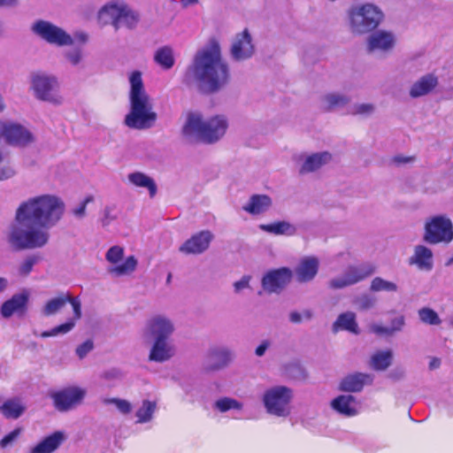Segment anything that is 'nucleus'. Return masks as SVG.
Listing matches in <instances>:
<instances>
[{"label": "nucleus", "mask_w": 453, "mask_h": 453, "mask_svg": "<svg viewBox=\"0 0 453 453\" xmlns=\"http://www.w3.org/2000/svg\"><path fill=\"white\" fill-rule=\"evenodd\" d=\"M188 73L191 74L201 90L217 93L230 81V70L222 58L220 47L213 42L196 52Z\"/></svg>", "instance_id": "f257e3e1"}, {"label": "nucleus", "mask_w": 453, "mask_h": 453, "mask_svg": "<svg viewBox=\"0 0 453 453\" xmlns=\"http://www.w3.org/2000/svg\"><path fill=\"white\" fill-rule=\"evenodd\" d=\"M129 82L130 110L125 117L124 123L132 129H150L155 126L157 114L154 111L152 98L144 88L141 73L133 72L129 77Z\"/></svg>", "instance_id": "f03ea898"}, {"label": "nucleus", "mask_w": 453, "mask_h": 453, "mask_svg": "<svg viewBox=\"0 0 453 453\" xmlns=\"http://www.w3.org/2000/svg\"><path fill=\"white\" fill-rule=\"evenodd\" d=\"M18 210L21 220L30 219L33 224L45 230L60 221L65 204L59 196L45 194L28 198L19 204Z\"/></svg>", "instance_id": "7ed1b4c3"}, {"label": "nucleus", "mask_w": 453, "mask_h": 453, "mask_svg": "<svg viewBox=\"0 0 453 453\" xmlns=\"http://www.w3.org/2000/svg\"><path fill=\"white\" fill-rule=\"evenodd\" d=\"M228 127V119L225 115L205 119L201 113L190 112L182 127V134L189 142L214 144L225 136Z\"/></svg>", "instance_id": "20e7f679"}, {"label": "nucleus", "mask_w": 453, "mask_h": 453, "mask_svg": "<svg viewBox=\"0 0 453 453\" xmlns=\"http://www.w3.org/2000/svg\"><path fill=\"white\" fill-rule=\"evenodd\" d=\"M6 238L15 250H34L44 247L49 242L50 234L30 219L21 220L17 209L15 220L10 226Z\"/></svg>", "instance_id": "39448f33"}, {"label": "nucleus", "mask_w": 453, "mask_h": 453, "mask_svg": "<svg viewBox=\"0 0 453 453\" xmlns=\"http://www.w3.org/2000/svg\"><path fill=\"white\" fill-rule=\"evenodd\" d=\"M346 15L349 29L355 35H363L376 30L385 19L382 9L370 2L351 5Z\"/></svg>", "instance_id": "423d86ee"}, {"label": "nucleus", "mask_w": 453, "mask_h": 453, "mask_svg": "<svg viewBox=\"0 0 453 453\" xmlns=\"http://www.w3.org/2000/svg\"><path fill=\"white\" fill-rule=\"evenodd\" d=\"M96 22L101 27L111 26L116 31L122 27L133 28L138 14L124 0H110L98 10Z\"/></svg>", "instance_id": "0eeeda50"}, {"label": "nucleus", "mask_w": 453, "mask_h": 453, "mask_svg": "<svg viewBox=\"0 0 453 453\" xmlns=\"http://www.w3.org/2000/svg\"><path fill=\"white\" fill-rule=\"evenodd\" d=\"M58 78L52 73L38 72L31 74L30 90L34 97L39 101L58 106L64 102L60 92Z\"/></svg>", "instance_id": "6e6552de"}, {"label": "nucleus", "mask_w": 453, "mask_h": 453, "mask_svg": "<svg viewBox=\"0 0 453 453\" xmlns=\"http://www.w3.org/2000/svg\"><path fill=\"white\" fill-rule=\"evenodd\" d=\"M293 390L278 385L266 389L263 395V403L267 413L276 417H288L291 412L290 403Z\"/></svg>", "instance_id": "1a4fd4ad"}, {"label": "nucleus", "mask_w": 453, "mask_h": 453, "mask_svg": "<svg viewBox=\"0 0 453 453\" xmlns=\"http://www.w3.org/2000/svg\"><path fill=\"white\" fill-rule=\"evenodd\" d=\"M30 29L36 37L52 46L66 47L74 42L66 30L46 19L35 20Z\"/></svg>", "instance_id": "9d476101"}, {"label": "nucleus", "mask_w": 453, "mask_h": 453, "mask_svg": "<svg viewBox=\"0 0 453 453\" xmlns=\"http://www.w3.org/2000/svg\"><path fill=\"white\" fill-rule=\"evenodd\" d=\"M423 240L428 244H449L453 240V223L446 215L427 219L424 225Z\"/></svg>", "instance_id": "9b49d317"}, {"label": "nucleus", "mask_w": 453, "mask_h": 453, "mask_svg": "<svg viewBox=\"0 0 453 453\" xmlns=\"http://www.w3.org/2000/svg\"><path fill=\"white\" fill-rule=\"evenodd\" d=\"M86 389L78 386L63 388L50 394L53 405L60 412H66L80 406L86 396Z\"/></svg>", "instance_id": "f8f14e48"}, {"label": "nucleus", "mask_w": 453, "mask_h": 453, "mask_svg": "<svg viewBox=\"0 0 453 453\" xmlns=\"http://www.w3.org/2000/svg\"><path fill=\"white\" fill-rule=\"evenodd\" d=\"M396 44V36L392 31L374 30L366 41V50L369 54L385 57L391 53Z\"/></svg>", "instance_id": "ddd939ff"}, {"label": "nucleus", "mask_w": 453, "mask_h": 453, "mask_svg": "<svg viewBox=\"0 0 453 453\" xmlns=\"http://www.w3.org/2000/svg\"><path fill=\"white\" fill-rule=\"evenodd\" d=\"M72 305L73 317L68 320H74V325L81 316V302L78 297L73 296L70 293H60L57 296L49 299L42 308V314L45 317L53 316L58 313L66 303Z\"/></svg>", "instance_id": "4468645a"}, {"label": "nucleus", "mask_w": 453, "mask_h": 453, "mask_svg": "<svg viewBox=\"0 0 453 453\" xmlns=\"http://www.w3.org/2000/svg\"><path fill=\"white\" fill-rule=\"evenodd\" d=\"M173 320L163 314L150 317L142 329V335L146 339H170L175 330Z\"/></svg>", "instance_id": "2eb2a0df"}, {"label": "nucleus", "mask_w": 453, "mask_h": 453, "mask_svg": "<svg viewBox=\"0 0 453 453\" xmlns=\"http://www.w3.org/2000/svg\"><path fill=\"white\" fill-rule=\"evenodd\" d=\"M333 159V154L326 150L303 153L299 155L297 159L298 173L301 175L317 173L332 163Z\"/></svg>", "instance_id": "dca6fc26"}, {"label": "nucleus", "mask_w": 453, "mask_h": 453, "mask_svg": "<svg viewBox=\"0 0 453 453\" xmlns=\"http://www.w3.org/2000/svg\"><path fill=\"white\" fill-rule=\"evenodd\" d=\"M255 52L253 37L247 28L235 35L230 48V55L234 61L248 60L254 56Z\"/></svg>", "instance_id": "f3484780"}, {"label": "nucleus", "mask_w": 453, "mask_h": 453, "mask_svg": "<svg viewBox=\"0 0 453 453\" xmlns=\"http://www.w3.org/2000/svg\"><path fill=\"white\" fill-rule=\"evenodd\" d=\"M3 137L9 145L27 147L35 141L32 132L20 124L3 121Z\"/></svg>", "instance_id": "a211bd4d"}, {"label": "nucleus", "mask_w": 453, "mask_h": 453, "mask_svg": "<svg viewBox=\"0 0 453 453\" xmlns=\"http://www.w3.org/2000/svg\"><path fill=\"white\" fill-rule=\"evenodd\" d=\"M373 273V267L370 265L349 266L343 274L332 279L329 287L332 288H343L356 284Z\"/></svg>", "instance_id": "6ab92c4d"}, {"label": "nucleus", "mask_w": 453, "mask_h": 453, "mask_svg": "<svg viewBox=\"0 0 453 453\" xmlns=\"http://www.w3.org/2000/svg\"><path fill=\"white\" fill-rule=\"evenodd\" d=\"M234 351L227 346H216L209 349L204 369L215 372L227 367L234 359Z\"/></svg>", "instance_id": "aec40b11"}, {"label": "nucleus", "mask_w": 453, "mask_h": 453, "mask_svg": "<svg viewBox=\"0 0 453 453\" xmlns=\"http://www.w3.org/2000/svg\"><path fill=\"white\" fill-rule=\"evenodd\" d=\"M292 271L287 267H281L269 271L262 279V287L268 293H280L292 278Z\"/></svg>", "instance_id": "412c9836"}, {"label": "nucleus", "mask_w": 453, "mask_h": 453, "mask_svg": "<svg viewBox=\"0 0 453 453\" xmlns=\"http://www.w3.org/2000/svg\"><path fill=\"white\" fill-rule=\"evenodd\" d=\"M214 235L210 230H203L193 234L179 249L180 252L187 255H198L206 251Z\"/></svg>", "instance_id": "4be33fe9"}, {"label": "nucleus", "mask_w": 453, "mask_h": 453, "mask_svg": "<svg viewBox=\"0 0 453 453\" xmlns=\"http://www.w3.org/2000/svg\"><path fill=\"white\" fill-rule=\"evenodd\" d=\"M408 264L415 265L420 271L429 272L434 267V253L423 244L416 245L413 254L408 258Z\"/></svg>", "instance_id": "5701e85b"}, {"label": "nucleus", "mask_w": 453, "mask_h": 453, "mask_svg": "<svg viewBox=\"0 0 453 453\" xmlns=\"http://www.w3.org/2000/svg\"><path fill=\"white\" fill-rule=\"evenodd\" d=\"M153 342L149 354V360L164 363L175 355V348L170 339H152Z\"/></svg>", "instance_id": "b1692460"}, {"label": "nucleus", "mask_w": 453, "mask_h": 453, "mask_svg": "<svg viewBox=\"0 0 453 453\" xmlns=\"http://www.w3.org/2000/svg\"><path fill=\"white\" fill-rule=\"evenodd\" d=\"M319 260L316 257H303L294 270L297 281L303 283L312 280L319 272Z\"/></svg>", "instance_id": "393cba45"}, {"label": "nucleus", "mask_w": 453, "mask_h": 453, "mask_svg": "<svg viewBox=\"0 0 453 453\" xmlns=\"http://www.w3.org/2000/svg\"><path fill=\"white\" fill-rule=\"evenodd\" d=\"M28 294L22 292L12 296L11 299L5 301L1 306V315L8 319L14 314L22 315L27 311L28 302Z\"/></svg>", "instance_id": "a878e982"}, {"label": "nucleus", "mask_w": 453, "mask_h": 453, "mask_svg": "<svg viewBox=\"0 0 453 453\" xmlns=\"http://www.w3.org/2000/svg\"><path fill=\"white\" fill-rule=\"evenodd\" d=\"M373 381V376L369 373L356 372L342 379L340 389L344 392H360L365 385H370Z\"/></svg>", "instance_id": "bb28decb"}, {"label": "nucleus", "mask_w": 453, "mask_h": 453, "mask_svg": "<svg viewBox=\"0 0 453 453\" xmlns=\"http://www.w3.org/2000/svg\"><path fill=\"white\" fill-rule=\"evenodd\" d=\"M272 205L273 200L269 196L254 194L242 206V210L252 216H257L268 211Z\"/></svg>", "instance_id": "cd10ccee"}, {"label": "nucleus", "mask_w": 453, "mask_h": 453, "mask_svg": "<svg viewBox=\"0 0 453 453\" xmlns=\"http://www.w3.org/2000/svg\"><path fill=\"white\" fill-rule=\"evenodd\" d=\"M332 331H348L353 334H359L360 329L357 322V316L353 311L341 313L333 323Z\"/></svg>", "instance_id": "c85d7f7f"}, {"label": "nucleus", "mask_w": 453, "mask_h": 453, "mask_svg": "<svg viewBox=\"0 0 453 453\" xmlns=\"http://www.w3.org/2000/svg\"><path fill=\"white\" fill-rule=\"evenodd\" d=\"M331 407L338 413L353 417L358 413L356 398L351 395H342L331 402Z\"/></svg>", "instance_id": "c756f323"}, {"label": "nucleus", "mask_w": 453, "mask_h": 453, "mask_svg": "<svg viewBox=\"0 0 453 453\" xmlns=\"http://www.w3.org/2000/svg\"><path fill=\"white\" fill-rule=\"evenodd\" d=\"M438 85V78L434 74H426L415 81L410 88V96L418 98L429 94Z\"/></svg>", "instance_id": "7c9ffc66"}, {"label": "nucleus", "mask_w": 453, "mask_h": 453, "mask_svg": "<svg viewBox=\"0 0 453 453\" xmlns=\"http://www.w3.org/2000/svg\"><path fill=\"white\" fill-rule=\"evenodd\" d=\"M351 101V98L342 93L330 92L320 97L321 106L328 111L344 108Z\"/></svg>", "instance_id": "2f4dec72"}, {"label": "nucleus", "mask_w": 453, "mask_h": 453, "mask_svg": "<svg viewBox=\"0 0 453 453\" xmlns=\"http://www.w3.org/2000/svg\"><path fill=\"white\" fill-rule=\"evenodd\" d=\"M259 228L274 235L294 236L297 233V227L287 220L275 221L271 224H261Z\"/></svg>", "instance_id": "473e14b6"}, {"label": "nucleus", "mask_w": 453, "mask_h": 453, "mask_svg": "<svg viewBox=\"0 0 453 453\" xmlns=\"http://www.w3.org/2000/svg\"><path fill=\"white\" fill-rule=\"evenodd\" d=\"M64 440V433L57 431L40 441L31 449L30 453H52L59 447Z\"/></svg>", "instance_id": "72a5a7b5"}, {"label": "nucleus", "mask_w": 453, "mask_h": 453, "mask_svg": "<svg viewBox=\"0 0 453 453\" xmlns=\"http://www.w3.org/2000/svg\"><path fill=\"white\" fill-rule=\"evenodd\" d=\"M130 184L137 188H144L149 190L150 197L157 194V188L154 180L142 172H134L127 175Z\"/></svg>", "instance_id": "f704fd0d"}, {"label": "nucleus", "mask_w": 453, "mask_h": 453, "mask_svg": "<svg viewBox=\"0 0 453 453\" xmlns=\"http://www.w3.org/2000/svg\"><path fill=\"white\" fill-rule=\"evenodd\" d=\"M394 353L391 349L377 350L370 359V365L375 371H385L393 361Z\"/></svg>", "instance_id": "c9c22d12"}, {"label": "nucleus", "mask_w": 453, "mask_h": 453, "mask_svg": "<svg viewBox=\"0 0 453 453\" xmlns=\"http://www.w3.org/2000/svg\"><path fill=\"white\" fill-rule=\"evenodd\" d=\"M154 61L163 69L169 70L175 64L174 51L170 46L158 48L154 53Z\"/></svg>", "instance_id": "e433bc0d"}, {"label": "nucleus", "mask_w": 453, "mask_h": 453, "mask_svg": "<svg viewBox=\"0 0 453 453\" xmlns=\"http://www.w3.org/2000/svg\"><path fill=\"white\" fill-rule=\"evenodd\" d=\"M0 411L7 418L17 419L25 411V406L19 399H10L3 403Z\"/></svg>", "instance_id": "4c0bfd02"}, {"label": "nucleus", "mask_w": 453, "mask_h": 453, "mask_svg": "<svg viewBox=\"0 0 453 453\" xmlns=\"http://www.w3.org/2000/svg\"><path fill=\"white\" fill-rule=\"evenodd\" d=\"M63 56L65 60L73 67L81 65L85 58L84 50L79 46L65 50Z\"/></svg>", "instance_id": "58836bf2"}, {"label": "nucleus", "mask_w": 453, "mask_h": 453, "mask_svg": "<svg viewBox=\"0 0 453 453\" xmlns=\"http://www.w3.org/2000/svg\"><path fill=\"white\" fill-rule=\"evenodd\" d=\"M137 260L134 258V257L130 256L125 260L123 264L111 267L109 269V273L115 276L127 275L135 270Z\"/></svg>", "instance_id": "ea45409f"}, {"label": "nucleus", "mask_w": 453, "mask_h": 453, "mask_svg": "<svg viewBox=\"0 0 453 453\" xmlns=\"http://www.w3.org/2000/svg\"><path fill=\"white\" fill-rule=\"evenodd\" d=\"M375 111L376 105L372 103H356L349 110L351 115L363 118H369L372 116Z\"/></svg>", "instance_id": "a19ab883"}, {"label": "nucleus", "mask_w": 453, "mask_h": 453, "mask_svg": "<svg viewBox=\"0 0 453 453\" xmlns=\"http://www.w3.org/2000/svg\"><path fill=\"white\" fill-rule=\"evenodd\" d=\"M420 321L426 325L438 326L441 320L435 311L428 307H423L418 311Z\"/></svg>", "instance_id": "79ce46f5"}, {"label": "nucleus", "mask_w": 453, "mask_h": 453, "mask_svg": "<svg viewBox=\"0 0 453 453\" xmlns=\"http://www.w3.org/2000/svg\"><path fill=\"white\" fill-rule=\"evenodd\" d=\"M156 410V403L148 400L142 402V405L136 412L139 423L149 422Z\"/></svg>", "instance_id": "37998d69"}, {"label": "nucleus", "mask_w": 453, "mask_h": 453, "mask_svg": "<svg viewBox=\"0 0 453 453\" xmlns=\"http://www.w3.org/2000/svg\"><path fill=\"white\" fill-rule=\"evenodd\" d=\"M377 303V298L373 296L363 294L358 296H356L353 300L354 305L359 311H368L375 307Z\"/></svg>", "instance_id": "c03bdc74"}, {"label": "nucleus", "mask_w": 453, "mask_h": 453, "mask_svg": "<svg viewBox=\"0 0 453 453\" xmlns=\"http://www.w3.org/2000/svg\"><path fill=\"white\" fill-rule=\"evenodd\" d=\"M214 407L220 412H226L229 410H241L242 404L235 399L223 397L215 402Z\"/></svg>", "instance_id": "a18cd8bd"}, {"label": "nucleus", "mask_w": 453, "mask_h": 453, "mask_svg": "<svg viewBox=\"0 0 453 453\" xmlns=\"http://www.w3.org/2000/svg\"><path fill=\"white\" fill-rule=\"evenodd\" d=\"M371 290L375 291V292H378V291L395 292L397 290V286L394 282L388 281L380 277H376L372 280Z\"/></svg>", "instance_id": "49530a36"}, {"label": "nucleus", "mask_w": 453, "mask_h": 453, "mask_svg": "<svg viewBox=\"0 0 453 453\" xmlns=\"http://www.w3.org/2000/svg\"><path fill=\"white\" fill-rule=\"evenodd\" d=\"M74 327V320H67L65 323L55 326L50 331L42 333V338L57 336L58 334H65L72 331Z\"/></svg>", "instance_id": "de8ad7c7"}, {"label": "nucleus", "mask_w": 453, "mask_h": 453, "mask_svg": "<svg viewBox=\"0 0 453 453\" xmlns=\"http://www.w3.org/2000/svg\"><path fill=\"white\" fill-rule=\"evenodd\" d=\"M104 404H114L119 412L122 414H128L132 411L131 403L125 399L120 398H104L103 400Z\"/></svg>", "instance_id": "09e8293b"}, {"label": "nucleus", "mask_w": 453, "mask_h": 453, "mask_svg": "<svg viewBox=\"0 0 453 453\" xmlns=\"http://www.w3.org/2000/svg\"><path fill=\"white\" fill-rule=\"evenodd\" d=\"M16 174L14 167L4 160V155L1 153L0 159V180H5L12 178Z\"/></svg>", "instance_id": "8fccbe9b"}, {"label": "nucleus", "mask_w": 453, "mask_h": 453, "mask_svg": "<svg viewBox=\"0 0 453 453\" xmlns=\"http://www.w3.org/2000/svg\"><path fill=\"white\" fill-rule=\"evenodd\" d=\"M93 200H94L93 196H88L81 203H80L77 206H75L72 209V211H71L72 214L74 216V218L76 219L81 220L86 217L87 204L93 202Z\"/></svg>", "instance_id": "3c124183"}, {"label": "nucleus", "mask_w": 453, "mask_h": 453, "mask_svg": "<svg viewBox=\"0 0 453 453\" xmlns=\"http://www.w3.org/2000/svg\"><path fill=\"white\" fill-rule=\"evenodd\" d=\"M124 255V250L119 246H112L106 252V260L111 264L119 263Z\"/></svg>", "instance_id": "603ef678"}, {"label": "nucleus", "mask_w": 453, "mask_h": 453, "mask_svg": "<svg viewBox=\"0 0 453 453\" xmlns=\"http://www.w3.org/2000/svg\"><path fill=\"white\" fill-rule=\"evenodd\" d=\"M37 258L34 256L27 257L19 266V273L22 276H27L32 271L34 265L36 264Z\"/></svg>", "instance_id": "864d4df0"}, {"label": "nucleus", "mask_w": 453, "mask_h": 453, "mask_svg": "<svg viewBox=\"0 0 453 453\" xmlns=\"http://www.w3.org/2000/svg\"><path fill=\"white\" fill-rule=\"evenodd\" d=\"M388 326L394 335L402 332L405 326V317L403 315H398L393 318Z\"/></svg>", "instance_id": "5fc2aeb1"}, {"label": "nucleus", "mask_w": 453, "mask_h": 453, "mask_svg": "<svg viewBox=\"0 0 453 453\" xmlns=\"http://www.w3.org/2000/svg\"><path fill=\"white\" fill-rule=\"evenodd\" d=\"M94 349V342L88 339L77 346L75 352L80 359H83Z\"/></svg>", "instance_id": "6e6d98bb"}, {"label": "nucleus", "mask_w": 453, "mask_h": 453, "mask_svg": "<svg viewBox=\"0 0 453 453\" xmlns=\"http://www.w3.org/2000/svg\"><path fill=\"white\" fill-rule=\"evenodd\" d=\"M19 434H20V429H19V428L12 431L10 434L5 435L0 441V446L2 448H6L7 446L12 444L17 440V438L19 437Z\"/></svg>", "instance_id": "4d7b16f0"}, {"label": "nucleus", "mask_w": 453, "mask_h": 453, "mask_svg": "<svg viewBox=\"0 0 453 453\" xmlns=\"http://www.w3.org/2000/svg\"><path fill=\"white\" fill-rule=\"evenodd\" d=\"M371 330L372 333H374L378 335H380V336H393L394 335L388 326L373 324L371 326Z\"/></svg>", "instance_id": "13d9d810"}, {"label": "nucleus", "mask_w": 453, "mask_h": 453, "mask_svg": "<svg viewBox=\"0 0 453 453\" xmlns=\"http://www.w3.org/2000/svg\"><path fill=\"white\" fill-rule=\"evenodd\" d=\"M121 377H122V372H120V370L116 369V368L107 370V371L104 372V373L102 374V378H104L107 380H115L120 379Z\"/></svg>", "instance_id": "bf43d9fd"}, {"label": "nucleus", "mask_w": 453, "mask_h": 453, "mask_svg": "<svg viewBox=\"0 0 453 453\" xmlns=\"http://www.w3.org/2000/svg\"><path fill=\"white\" fill-rule=\"evenodd\" d=\"M250 277L243 276L240 280L234 283V288L235 293H240L245 288L250 287Z\"/></svg>", "instance_id": "052dcab7"}, {"label": "nucleus", "mask_w": 453, "mask_h": 453, "mask_svg": "<svg viewBox=\"0 0 453 453\" xmlns=\"http://www.w3.org/2000/svg\"><path fill=\"white\" fill-rule=\"evenodd\" d=\"M115 219V216L112 215V209L111 207H105L104 210V216L101 219V224L104 227L107 226L112 220Z\"/></svg>", "instance_id": "680f3d73"}, {"label": "nucleus", "mask_w": 453, "mask_h": 453, "mask_svg": "<svg viewBox=\"0 0 453 453\" xmlns=\"http://www.w3.org/2000/svg\"><path fill=\"white\" fill-rule=\"evenodd\" d=\"M270 346L271 342L269 340L262 341L261 343L255 349L256 356L263 357Z\"/></svg>", "instance_id": "e2e57ef3"}, {"label": "nucleus", "mask_w": 453, "mask_h": 453, "mask_svg": "<svg viewBox=\"0 0 453 453\" xmlns=\"http://www.w3.org/2000/svg\"><path fill=\"white\" fill-rule=\"evenodd\" d=\"M74 38L81 44H86L89 40L88 33L84 31L76 32L74 34Z\"/></svg>", "instance_id": "0e129e2a"}, {"label": "nucleus", "mask_w": 453, "mask_h": 453, "mask_svg": "<svg viewBox=\"0 0 453 453\" xmlns=\"http://www.w3.org/2000/svg\"><path fill=\"white\" fill-rule=\"evenodd\" d=\"M19 0H0L1 8H13L17 6Z\"/></svg>", "instance_id": "69168bd1"}, {"label": "nucleus", "mask_w": 453, "mask_h": 453, "mask_svg": "<svg viewBox=\"0 0 453 453\" xmlns=\"http://www.w3.org/2000/svg\"><path fill=\"white\" fill-rule=\"evenodd\" d=\"M289 320L295 324L301 323L302 322V315L297 311H292L289 314Z\"/></svg>", "instance_id": "338daca9"}, {"label": "nucleus", "mask_w": 453, "mask_h": 453, "mask_svg": "<svg viewBox=\"0 0 453 453\" xmlns=\"http://www.w3.org/2000/svg\"><path fill=\"white\" fill-rule=\"evenodd\" d=\"M441 365V359L438 357H433L431 358L428 367L430 370H435L438 369Z\"/></svg>", "instance_id": "774afa93"}]
</instances>
